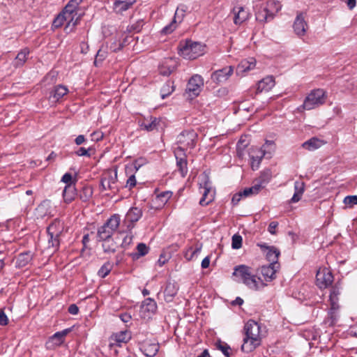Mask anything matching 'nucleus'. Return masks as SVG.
Returning <instances> with one entry per match:
<instances>
[{"mask_svg": "<svg viewBox=\"0 0 357 357\" xmlns=\"http://www.w3.org/2000/svg\"><path fill=\"white\" fill-rule=\"evenodd\" d=\"M256 20L259 22L265 23L273 19L271 18L270 15L266 12V8H264L261 10H259L256 13Z\"/></svg>", "mask_w": 357, "mask_h": 357, "instance_id": "nucleus-43", "label": "nucleus"}, {"mask_svg": "<svg viewBox=\"0 0 357 357\" xmlns=\"http://www.w3.org/2000/svg\"><path fill=\"white\" fill-rule=\"evenodd\" d=\"M324 144V142L323 140L317 137H312L303 142L301 146L307 151H312L320 148Z\"/></svg>", "mask_w": 357, "mask_h": 357, "instance_id": "nucleus-29", "label": "nucleus"}, {"mask_svg": "<svg viewBox=\"0 0 357 357\" xmlns=\"http://www.w3.org/2000/svg\"><path fill=\"white\" fill-rule=\"evenodd\" d=\"M275 86V79L273 76H267L257 84V91H268Z\"/></svg>", "mask_w": 357, "mask_h": 357, "instance_id": "nucleus-24", "label": "nucleus"}, {"mask_svg": "<svg viewBox=\"0 0 357 357\" xmlns=\"http://www.w3.org/2000/svg\"><path fill=\"white\" fill-rule=\"evenodd\" d=\"M71 331L70 328H66L61 331L56 332L51 337V341H54L56 345L61 344L64 341V337Z\"/></svg>", "mask_w": 357, "mask_h": 357, "instance_id": "nucleus-38", "label": "nucleus"}, {"mask_svg": "<svg viewBox=\"0 0 357 357\" xmlns=\"http://www.w3.org/2000/svg\"><path fill=\"white\" fill-rule=\"evenodd\" d=\"M136 185V179L134 175H131L126 183V187H129V188H132Z\"/></svg>", "mask_w": 357, "mask_h": 357, "instance_id": "nucleus-60", "label": "nucleus"}, {"mask_svg": "<svg viewBox=\"0 0 357 357\" xmlns=\"http://www.w3.org/2000/svg\"><path fill=\"white\" fill-rule=\"evenodd\" d=\"M174 61L172 59L165 60L160 66V73L165 76L169 75L176 68L175 64H172Z\"/></svg>", "mask_w": 357, "mask_h": 357, "instance_id": "nucleus-33", "label": "nucleus"}, {"mask_svg": "<svg viewBox=\"0 0 357 357\" xmlns=\"http://www.w3.org/2000/svg\"><path fill=\"white\" fill-rule=\"evenodd\" d=\"M344 203L350 207L357 204V195L347 196L344 199Z\"/></svg>", "mask_w": 357, "mask_h": 357, "instance_id": "nucleus-52", "label": "nucleus"}, {"mask_svg": "<svg viewBox=\"0 0 357 357\" xmlns=\"http://www.w3.org/2000/svg\"><path fill=\"white\" fill-rule=\"evenodd\" d=\"M68 90L63 85H59L54 88L52 91L50 98L54 99V101H58L60 98L67 94Z\"/></svg>", "mask_w": 357, "mask_h": 357, "instance_id": "nucleus-35", "label": "nucleus"}, {"mask_svg": "<svg viewBox=\"0 0 357 357\" xmlns=\"http://www.w3.org/2000/svg\"><path fill=\"white\" fill-rule=\"evenodd\" d=\"M142 307L144 310L148 312H154L156 310L157 305L154 300L151 298H146L142 304Z\"/></svg>", "mask_w": 357, "mask_h": 357, "instance_id": "nucleus-44", "label": "nucleus"}, {"mask_svg": "<svg viewBox=\"0 0 357 357\" xmlns=\"http://www.w3.org/2000/svg\"><path fill=\"white\" fill-rule=\"evenodd\" d=\"M141 351L147 357L155 356L159 350L158 343L146 342L140 347Z\"/></svg>", "mask_w": 357, "mask_h": 357, "instance_id": "nucleus-23", "label": "nucleus"}, {"mask_svg": "<svg viewBox=\"0 0 357 357\" xmlns=\"http://www.w3.org/2000/svg\"><path fill=\"white\" fill-rule=\"evenodd\" d=\"M72 174L70 173H66L61 178V181L68 184L73 183H72Z\"/></svg>", "mask_w": 357, "mask_h": 357, "instance_id": "nucleus-59", "label": "nucleus"}, {"mask_svg": "<svg viewBox=\"0 0 357 357\" xmlns=\"http://www.w3.org/2000/svg\"><path fill=\"white\" fill-rule=\"evenodd\" d=\"M142 215V211L137 207H132L127 212L124 222L134 223L137 222Z\"/></svg>", "mask_w": 357, "mask_h": 357, "instance_id": "nucleus-25", "label": "nucleus"}, {"mask_svg": "<svg viewBox=\"0 0 357 357\" xmlns=\"http://www.w3.org/2000/svg\"><path fill=\"white\" fill-rule=\"evenodd\" d=\"M178 54L185 59H195L204 54V46L192 40L181 41L178 46Z\"/></svg>", "mask_w": 357, "mask_h": 357, "instance_id": "nucleus-2", "label": "nucleus"}, {"mask_svg": "<svg viewBox=\"0 0 357 357\" xmlns=\"http://www.w3.org/2000/svg\"><path fill=\"white\" fill-rule=\"evenodd\" d=\"M243 197V195L242 194L241 191L234 195L231 199V203L233 205H237Z\"/></svg>", "mask_w": 357, "mask_h": 357, "instance_id": "nucleus-57", "label": "nucleus"}, {"mask_svg": "<svg viewBox=\"0 0 357 357\" xmlns=\"http://www.w3.org/2000/svg\"><path fill=\"white\" fill-rule=\"evenodd\" d=\"M307 27V25L306 22L305 21L303 14L300 13L297 15L293 24L294 33L298 37L303 36L305 34Z\"/></svg>", "mask_w": 357, "mask_h": 357, "instance_id": "nucleus-18", "label": "nucleus"}, {"mask_svg": "<svg viewBox=\"0 0 357 357\" xmlns=\"http://www.w3.org/2000/svg\"><path fill=\"white\" fill-rule=\"evenodd\" d=\"M133 236L131 234H127L123 239L121 245L123 248H128L132 242Z\"/></svg>", "mask_w": 357, "mask_h": 357, "instance_id": "nucleus-54", "label": "nucleus"}, {"mask_svg": "<svg viewBox=\"0 0 357 357\" xmlns=\"http://www.w3.org/2000/svg\"><path fill=\"white\" fill-rule=\"evenodd\" d=\"M130 339V333L126 330L114 333L109 338V348L114 355H118V347H121L122 344L127 343Z\"/></svg>", "mask_w": 357, "mask_h": 357, "instance_id": "nucleus-8", "label": "nucleus"}, {"mask_svg": "<svg viewBox=\"0 0 357 357\" xmlns=\"http://www.w3.org/2000/svg\"><path fill=\"white\" fill-rule=\"evenodd\" d=\"M256 65L255 59L251 57L248 59L242 60L240 63L238 65L236 68V73L238 75H241L244 73L248 72L255 68Z\"/></svg>", "mask_w": 357, "mask_h": 357, "instance_id": "nucleus-21", "label": "nucleus"}, {"mask_svg": "<svg viewBox=\"0 0 357 357\" xmlns=\"http://www.w3.org/2000/svg\"><path fill=\"white\" fill-rule=\"evenodd\" d=\"M137 250L139 256H144L149 252V248L143 243H140L137 245Z\"/></svg>", "mask_w": 357, "mask_h": 357, "instance_id": "nucleus-53", "label": "nucleus"}, {"mask_svg": "<svg viewBox=\"0 0 357 357\" xmlns=\"http://www.w3.org/2000/svg\"><path fill=\"white\" fill-rule=\"evenodd\" d=\"M82 1V0H70L63 9L65 13L75 20L78 17L77 9Z\"/></svg>", "mask_w": 357, "mask_h": 357, "instance_id": "nucleus-27", "label": "nucleus"}, {"mask_svg": "<svg viewBox=\"0 0 357 357\" xmlns=\"http://www.w3.org/2000/svg\"><path fill=\"white\" fill-rule=\"evenodd\" d=\"M176 166L182 177H185L188 173L187 159L184 153L175 151Z\"/></svg>", "mask_w": 357, "mask_h": 357, "instance_id": "nucleus-22", "label": "nucleus"}, {"mask_svg": "<svg viewBox=\"0 0 357 357\" xmlns=\"http://www.w3.org/2000/svg\"><path fill=\"white\" fill-rule=\"evenodd\" d=\"M79 17H77L75 20L73 19V17L68 16L65 13V11L63 10L61 13H60L53 21V26L55 28H59L65 22H66V25L65 26V31L66 33H70L73 31L75 26L77 24Z\"/></svg>", "mask_w": 357, "mask_h": 357, "instance_id": "nucleus-9", "label": "nucleus"}, {"mask_svg": "<svg viewBox=\"0 0 357 357\" xmlns=\"http://www.w3.org/2000/svg\"><path fill=\"white\" fill-rule=\"evenodd\" d=\"M100 189L102 191L111 190L113 193L119 191L116 171L104 174L100 180Z\"/></svg>", "mask_w": 357, "mask_h": 357, "instance_id": "nucleus-10", "label": "nucleus"}, {"mask_svg": "<svg viewBox=\"0 0 357 357\" xmlns=\"http://www.w3.org/2000/svg\"><path fill=\"white\" fill-rule=\"evenodd\" d=\"M232 73L231 66L225 67L213 72L211 75V79L216 84L222 83L228 79Z\"/></svg>", "mask_w": 357, "mask_h": 357, "instance_id": "nucleus-17", "label": "nucleus"}, {"mask_svg": "<svg viewBox=\"0 0 357 357\" xmlns=\"http://www.w3.org/2000/svg\"><path fill=\"white\" fill-rule=\"evenodd\" d=\"M92 140L98 142L103 138V133L100 131H95L91 134Z\"/></svg>", "mask_w": 357, "mask_h": 357, "instance_id": "nucleus-56", "label": "nucleus"}, {"mask_svg": "<svg viewBox=\"0 0 357 357\" xmlns=\"http://www.w3.org/2000/svg\"><path fill=\"white\" fill-rule=\"evenodd\" d=\"M130 3L123 1H117L114 3V9L116 12H122L128 9Z\"/></svg>", "mask_w": 357, "mask_h": 357, "instance_id": "nucleus-49", "label": "nucleus"}, {"mask_svg": "<svg viewBox=\"0 0 357 357\" xmlns=\"http://www.w3.org/2000/svg\"><path fill=\"white\" fill-rule=\"evenodd\" d=\"M121 222V217L119 214L112 215L104 224L112 231L114 233L119 228Z\"/></svg>", "mask_w": 357, "mask_h": 357, "instance_id": "nucleus-34", "label": "nucleus"}, {"mask_svg": "<svg viewBox=\"0 0 357 357\" xmlns=\"http://www.w3.org/2000/svg\"><path fill=\"white\" fill-rule=\"evenodd\" d=\"M29 54V50L27 48L22 50L16 56L15 59L13 62V65L15 67H20L26 61L27 56Z\"/></svg>", "mask_w": 357, "mask_h": 357, "instance_id": "nucleus-37", "label": "nucleus"}, {"mask_svg": "<svg viewBox=\"0 0 357 357\" xmlns=\"http://www.w3.org/2000/svg\"><path fill=\"white\" fill-rule=\"evenodd\" d=\"M113 234V231H112L108 227L103 225L98 229L97 238L99 241L109 239L112 238Z\"/></svg>", "mask_w": 357, "mask_h": 357, "instance_id": "nucleus-36", "label": "nucleus"}, {"mask_svg": "<svg viewBox=\"0 0 357 357\" xmlns=\"http://www.w3.org/2000/svg\"><path fill=\"white\" fill-rule=\"evenodd\" d=\"M178 287L175 282H168L164 291L165 299L167 302H171L176 295Z\"/></svg>", "mask_w": 357, "mask_h": 357, "instance_id": "nucleus-28", "label": "nucleus"}, {"mask_svg": "<svg viewBox=\"0 0 357 357\" xmlns=\"http://www.w3.org/2000/svg\"><path fill=\"white\" fill-rule=\"evenodd\" d=\"M202 246H197L195 249L189 248L185 252V257L189 261L192 259L200 252Z\"/></svg>", "mask_w": 357, "mask_h": 357, "instance_id": "nucleus-45", "label": "nucleus"}, {"mask_svg": "<svg viewBox=\"0 0 357 357\" xmlns=\"http://www.w3.org/2000/svg\"><path fill=\"white\" fill-rule=\"evenodd\" d=\"M216 347L226 357H229V351L231 349V348L227 343L219 341L216 343Z\"/></svg>", "mask_w": 357, "mask_h": 357, "instance_id": "nucleus-48", "label": "nucleus"}, {"mask_svg": "<svg viewBox=\"0 0 357 357\" xmlns=\"http://www.w3.org/2000/svg\"><path fill=\"white\" fill-rule=\"evenodd\" d=\"M326 99V95L323 89H314L305 98L302 107L304 109L310 110L323 105Z\"/></svg>", "mask_w": 357, "mask_h": 357, "instance_id": "nucleus-5", "label": "nucleus"}, {"mask_svg": "<svg viewBox=\"0 0 357 357\" xmlns=\"http://www.w3.org/2000/svg\"><path fill=\"white\" fill-rule=\"evenodd\" d=\"M8 323V319L2 310H0V326H6Z\"/></svg>", "mask_w": 357, "mask_h": 357, "instance_id": "nucleus-55", "label": "nucleus"}, {"mask_svg": "<svg viewBox=\"0 0 357 357\" xmlns=\"http://www.w3.org/2000/svg\"><path fill=\"white\" fill-rule=\"evenodd\" d=\"M172 196V192L171 191H165L160 193L157 196L156 199L160 202L161 204L164 205L167 202V201L171 198Z\"/></svg>", "mask_w": 357, "mask_h": 357, "instance_id": "nucleus-47", "label": "nucleus"}, {"mask_svg": "<svg viewBox=\"0 0 357 357\" xmlns=\"http://www.w3.org/2000/svg\"><path fill=\"white\" fill-rule=\"evenodd\" d=\"M257 245L266 253V259L270 264L278 263V260L280 252L278 248L274 246H268L265 243H258Z\"/></svg>", "mask_w": 357, "mask_h": 357, "instance_id": "nucleus-15", "label": "nucleus"}, {"mask_svg": "<svg viewBox=\"0 0 357 357\" xmlns=\"http://www.w3.org/2000/svg\"><path fill=\"white\" fill-rule=\"evenodd\" d=\"M164 126L165 123L160 118H156L152 116H149L144 118L142 121H139L140 128L148 132L162 129Z\"/></svg>", "mask_w": 357, "mask_h": 357, "instance_id": "nucleus-13", "label": "nucleus"}, {"mask_svg": "<svg viewBox=\"0 0 357 357\" xmlns=\"http://www.w3.org/2000/svg\"><path fill=\"white\" fill-rule=\"evenodd\" d=\"M340 289L337 286L332 287V289L331 290L329 298H330L331 307L333 310H336L338 308L337 296L340 294Z\"/></svg>", "mask_w": 357, "mask_h": 357, "instance_id": "nucleus-41", "label": "nucleus"}, {"mask_svg": "<svg viewBox=\"0 0 357 357\" xmlns=\"http://www.w3.org/2000/svg\"><path fill=\"white\" fill-rule=\"evenodd\" d=\"M265 8L270 15L271 18L273 19L275 14L281 10L282 5L278 1L270 0L267 1Z\"/></svg>", "mask_w": 357, "mask_h": 357, "instance_id": "nucleus-30", "label": "nucleus"}, {"mask_svg": "<svg viewBox=\"0 0 357 357\" xmlns=\"http://www.w3.org/2000/svg\"><path fill=\"white\" fill-rule=\"evenodd\" d=\"M32 254L30 251L18 255L16 260V266L22 268L26 266L32 260Z\"/></svg>", "mask_w": 357, "mask_h": 357, "instance_id": "nucleus-32", "label": "nucleus"}, {"mask_svg": "<svg viewBox=\"0 0 357 357\" xmlns=\"http://www.w3.org/2000/svg\"><path fill=\"white\" fill-rule=\"evenodd\" d=\"M76 155L78 156H90V154L88 153V150L84 147L79 148L76 152Z\"/></svg>", "mask_w": 357, "mask_h": 357, "instance_id": "nucleus-61", "label": "nucleus"}, {"mask_svg": "<svg viewBox=\"0 0 357 357\" xmlns=\"http://www.w3.org/2000/svg\"><path fill=\"white\" fill-rule=\"evenodd\" d=\"M210 264V257L207 256L202 261V268H207L209 266Z\"/></svg>", "mask_w": 357, "mask_h": 357, "instance_id": "nucleus-64", "label": "nucleus"}, {"mask_svg": "<svg viewBox=\"0 0 357 357\" xmlns=\"http://www.w3.org/2000/svg\"><path fill=\"white\" fill-rule=\"evenodd\" d=\"M76 195L77 190L75 183H70L66 185L63 191V196L65 202L70 203L75 199Z\"/></svg>", "mask_w": 357, "mask_h": 357, "instance_id": "nucleus-26", "label": "nucleus"}, {"mask_svg": "<svg viewBox=\"0 0 357 357\" xmlns=\"http://www.w3.org/2000/svg\"><path fill=\"white\" fill-rule=\"evenodd\" d=\"M245 337L241 350L249 353L255 349L261 344L260 326L253 320H249L244 326Z\"/></svg>", "mask_w": 357, "mask_h": 357, "instance_id": "nucleus-1", "label": "nucleus"}, {"mask_svg": "<svg viewBox=\"0 0 357 357\" xmlns=\"http://www.w3.org/2000/svg\"><path fill=\"white\" fill-rule=\"evenodd\" d=\"M200 189H202L203 191H201L202 193V197L199 201V204L202 206H206L210 202H211L213 199V195L211 192V185L208 181H205L204 185H200Z\"/></svg>", "mask_w": 357, "mask_h": 357, "instance_id": "nucleus-20", "label": "nucleus"}, {"mask_svg": "<svg viewBox=\"0 0 357 357\" xmlns=\"http://www.w3.org/2000/svg\"><path fill=\"white\" fill-rule=\"evenodd\" d=\"M174 91L173 86H171L169 83L165 84L161 89V97L165 99Z\"/></svg>", "mask_w": 357, "mask_h": 357, "instance_id": "nucleus-51", "label": "nucleus"}, {"mask_svg": "<svg viewBox=\"0 0 357 357\" xmlns=\"http://www.w3.org/2000/svg\"><path fill=\"white\" fill-rule=\"evenodd\" d=\"M197 137V133L194 130H185L181 132L176 137V142L179 146L175 151L183 154L185 149H193Z\"/></svg>", "mask_w": 357, "mask_h": 357, "instance_id": "nucleus-6", "label": "nucleus"}, {"mask_svg": "<svg viewBox=\"0 0 357 357\" xmlns=\"http://www.w3.org/2000/svg\"><path fill=\"white\" fill-rule=\"evenodd\" d=\"M234 276L238 278V282H242L250 289L257 290L259 289L258 281L255 275L250 271V268L245 265L237 266L234 268L233 273Z\"/></svg>", "mask_w": 357, "mask_h": 357, "instance_id": "nucleus-4", "label": "nucleus"}, {"mask_svg": "<svg viewBox=\"0 0 357 357\" xmlns=\"http://www.w3.org/2000/svg\"><path fill=\"white\" fill-rule=\"evenodd\" d=\"M204 86V80L199 75H193L188 81L185 91L189 96L194 98L197 96Z\"/></svg>", "mask_w": 357, "mask_h": 357, "instance_id": "nucleus-12", "label": "nucleus"}, {"mask_svg": "<svg viewBox=\"0 0 357 357\" xmlns=\"http://www.w3.org/2000/svg\"><path fill=\"white\" fill-rule=\"evenodd\" d=\"M120 319L124 323H127L130 321L131 316L128 313H123L120 315Z\"/></svg>", "mask_w": 357, "mask_h": 357, "instance_id": "nucleus-63", "label": "nucleus"}, {"mask_svg": "<svg viewBox=\"0 0 357 357\" xmlns=\"http://www.w3.org/2000/svg\"><path fill=\"white\" fill-rule=\"evenodd\" d=\"M187 9H188V8L186 6H184V5L179 6L175 12L174 20L169 24L165 26L162 29V30L161 31L162 33H164V34L171 33L176 29V24L177 21L181 22L183 20V19L185 16V13L187 11Z\"/></svg>", "mask_w": 357, "mask_h": 357, "instance_id": "nucleus-14", "label": "nucleus"}, {"mask_svg": "<svg viewBox=\"0 0 357 357\" xmlns=\"http://www.w3.org/2000/svg\"><path fill=\"white\" fill-rule=\"evenodd\" d=\"M112 268V265L109 262L105 263L98 271V276L102 278H105L110 273Z\"/></svg>", "mask_w": 357, "mask_h": 357, "instance_id": "nucleus-46", "label": "nucleus"}, {"mask_svg": "<svg viewBox=\"0 0 357 357\" xmlns=\"http://www.w3.org/2000/svg\"><path fill=\"white\" fill-rule=\"evenodd\" d=\"M64 230V223L59 219H54L47 228L48 235V248L53 251L59 249L60 245V236Z\"/></svg>", "mask_w": 357, "mask_h": 357, "instance_id": "nucleus-3", "label": "nucleus"}, {"mask_svg": "<svg viewBox=\"0 0 357 357\" xmlns=\"http://www.w3.org/2000/svg\"><path fill=\"white\" fill-rule=\"evenodd\" d=\"M68 312L73 315L77 314L79 312V308L75 304H71L68 307Z\"/></svg>", "mask_w": 357, "mask_h": 357, "instance_id": "nucleus-62", "label": "nucleus"}, {"mask_svg": "<svg viewBox=\"0 0 357 357\" xmlns=\"http://www.w3.org/2000/svg\"><path fill=\"white\" fill-rule=\"evenodd\" d=\"M275 145L273 141L266 140L265 144L261 146L259 151V155H251L252 159V168H258L259 163L261 162L264 157L271 158L273 153L275 151Z\"/></svg>", "mask_w": 357, "mask_h": 357, "instance_id": "nucleus-7", "label": "nucleus"}, {"mask_svg": "<svg viewBox=\"0 0 357 357\" xmlns=\"http://www.w3.org/2000/svg\"><path fill=\"white\" fill-rule=\"evenodd\" d=\"M278 226V222L273 221V222H270L268 227V231L271 234H276V228Z\"/></svg>", "mask_w": 357, "mask_h": 357, "instance_id": "nucleus-58", "label": "nucleus"}, {"mask_svg": "<svg viewBox=\"0 0 357 357\" xmlns=\"http://www.w3.org/2000/svg\"><path fill=\"white\" fill-rule=\"evenodd\" d=\"M264 188L262 183H258L255 184L254 185L245 188L243 191H241L243 197H247L251 195H257L259 192V191Z\"/></svg>", "mask_w": 357, "mask_h": 357, "instance_id": "nucleus-39", "label": "nucleus"}, {"mask_svg": "<svg viewBox=\"0 0 357 357\" xmlns=\"http://www.w3.org/2000/svg\"><path fill=\"white\" fill-rule=\"evenodd\" d=\"M102 248L105 253H114L116 249V245L112 238L103 240Z\"/></svg>", "mask_w": 357, "mask_h": 357, "instance_id": "nucleus-42", "label": "nucleus"}, {"mask_svg": "<svg viewBox=\"0 0 357 357\" xmlns=\"http://www.w3.org/2000/svg\"><path fill=\"white\" fill-rule=\"evenodd\" d=\"M334 278L331 271L326 267L320 268L316 275L317 285L320 289H326L332 284Z\"/></svg>", "mask_w": 357, "mask_h": 357, "instance_id": "nucleus-11", "label": "nucleus"}, {"mask_svg": "<svg viewBox=\"0 0 357 357\" xmlns=\"http://www.w3.org/2000/svg\"><path fill=\"white\" fill-rule=\"evenodd\" d=\"M93 195V189L91 186H83L81 190L78 194L79 198L82 202H88L92 197Z\"/></svg>", "mask_w": 357, "mask_h": 357, "instance_id": "nucleus-40", "label": "nucleus"}, {"mask_svg": "<svg viewBox=\"0 0 357 357\" xmlns=\"http://www.w3.org/2000/svg\"><path fill=\"white\" fill-rule=\"evenodd\" d=\"M280 268L279 263L269 264L268 266H262L260 273L266 282H271L276 277V272Z\"/></svg>", "mask_w": 357, "mask_h": 357, "instance_id": "nucleus-16", "label": "nucleus"}, {"mask_svg": "<svg viewBox=\"0 0 357 357\" xmlns=\"http://www.w3.org/2000/svg\"><path fill=\"white\" fill-rule=\"evenodd\" d=\"M294 194L291 199V202L296 203L298 202L302 197L305 191V183L301 181H296L294 183Z\"/></svg>", "mask_w": 357, "mask_h": 357, "instance_id": "nucleus-31", "label": "nucleus"}, {"mask_svg": "<svg viewBox=\"0 0 357 357\" xmlns=\"http://www.w3.org/2000/svg\"><path fill=\"white\" fill-rule=\"evenodd\" d=\"M231 247L233 249H239L242 246V237L238 234L232 236Z\"/></svg>", "mask_w": 357, "mask_h": 357, "instance_id": "nucleus-50", "label": "nucleus"}, {"mask_svg": "<svg viewBox=\"0 0 357 357\" xmlns=\"http://www.w3.org/2000/svg\"><path fill=\"white\" fill-rule=\"evenodd\" d=\"M234 14V23L240 25L249 18L250 13L243 7H235L232 10Z\"/></svg>", "mask_w": 357, "mask_h": 357, "instance_id": "nucleus-19", "label": "nucleus"}]
</instances>
